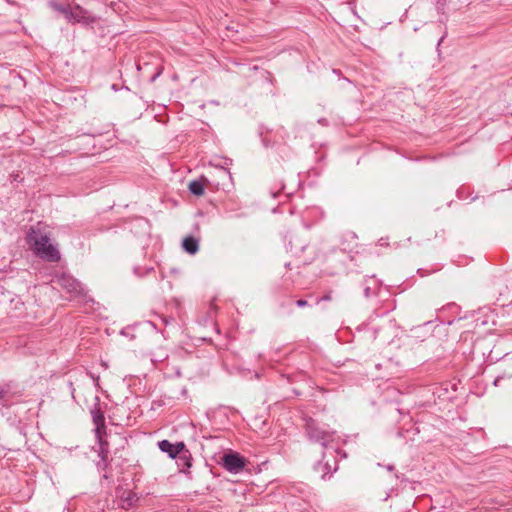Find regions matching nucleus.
Wrapping results in <instances>:
<instances>
[{"instance_id":"2eb2a0df","label":"nucleus","mask_w":512,"mask_h":512,"mask_svg":"<svg viewBox=\"0 0 512 512\" xmlns=\"http://www.w3.org/2000/svg\"><path fill=\"white\" fill-rule=\"evenodd\" d=\"M10 384L0 383V402L8 400V394L10 392Z\"/></svg>"},{"instance_id":"f8f14e48","label":"nucleus","mask_w":512,"mask_h":512,"mask_svg":"<svg viewBox=\"0 0 512 512\" xmlns=\"http://www.w3.org/2000/svg\"><path fill=\"white\" fill-rule=\"evenodd\" d=\"M207 182L208 180L205 177H201L200 179L191 181L188 185V189L191 194L202 196L204 194V186Z\"/></svg>"},{"instance_id":"5701e85b","label":"nucleus","mask_w":512,"mask_h":512,"mask_svg":"<svg viewBox=\"0 0 512 512\" xmlns=\"http://www.w3.org/2000/svg\"><path fill=\"white\" fill-rule=\"evenodd\" d=\"M444 37H441L439 42H438V45L443 41Z\"/></svg>"},{"instance_id":"412c9836","label":"nucleus","mask_w":512,"mask_h":512,"mask_svg":"<svg viewBox=\"0 0 512 512\" xmlns=\"http://www.w3.org/2000/svg\"><path fill=\"white\" fill-rule=\"evenodd\" d=\"M387 469H388L389 471H392V470L394 469V466L389 465V466L387 467Z\"/></svg>"},{"instance_id":"f3484780","label":"nucleus","mask_w":512,"mask_h":512,"mask_svg":"<svg viewBox=\"0 0 512 512\" xmlns=\"http://www.w3.org/2000/svg\"><path fill=\"white\" fill-rule=\"evenodd\" d=\"M109 465L108 458H100L96 463L98 470H106Z\"/></svg>"},{"instance_id":"6e6552de","label":"nucleus","mask_w":512,"mask_h":512,"mask_svg":"<svg viewBox=\"0 0 512 512\" xmlns=\"http://www.w3.org/2000/svg\"><path fill=\"white\" fill-rule=\"evenodd\" d=\"M91 416L95 425V435L99 436L100 433H106L104 413L98 404L91 410Z\"/></svg>"},{"instance_id":"f03ea898","label":"nucleus","mask_w":512,"mask_h":512,"mask_svg":"<svg viewBox=\"0 0 512 512\" xmlns=\"http://www.w3.org/2000/svg\"><path fill=\"white\" fill-rule=\"evenodd\" d=\"M305 433L310 441L319 443L327 449H329V445L333 443L335 438L334 431L324 429L312 418L306 420Z\"/></svg>"},{"instance_id":"0eeeda50","label":"nucleus","mask_w":512,"mask_h":512,"mask_svg":"<svg viewBox=\"0 0 512 512\" xmlns=\"http://www.w3.org/2000/svg\"><path fill=\"white\" fill-rule=\"evenodd\" d=\"M184 442H176L171 443L169 440H161L158 442V448L168 454V456L172 459H175V457L181 453L182 450H184Z\"/></svg>"},{"instance_id":"a211bd4d","label":"nucleus","mask_w":512,"mask_h":512,"mask_svg":"<svg viewBox=\"0 0 512 512\" xmlns=\"http://www.w3.org/2000/svg\"><path fill=\"white\" fill-rule=\"evenodd\" d=\"M332 300V291L326 292L321 298L317 300V303H320L321 301H330Z\"/></svg>"},{"instance_id":"1a4fd4ad","label":"nucleus","mask_w":512,"mask_h":512,"mask_svg":"<svg viewBox=\"0 0 512 512\" xmlns=\"http://www.w3.org/2000/svg\"><path fill=\"white\" fill-rule=\"evenodd\" d=\"M175 460L180 472L185 474L189 472L192 466V455L186 448V445L184 446V450L175 457Z\"/></svg>"},{"instance_id":"4468645a","label":"nucleus","mask_w":512,"mask_h":512,"mask_svg":"<svg viewBox=\"0 0 512 512\" xmlns=\"http://www.w3.org/2000/svg\"><path fill=\"white\" fill-rule=\"evenodd\" d=\"M105 433H100L99 436H96L98 442V456L99 458H108L110 450L109 443L103 438Z\"/></svg>"},{"instance_id":"9d476101","label":"nucleus","mask_w":512,"mask_h":512,"mask_svg":"<svg viewBox=\"0 0 512 512\" xmlns=\"http://www.w3.org/2000/svg\"><path fill=\"white\" fill-rule=\"evenodd\" d=\"M380 282L374 277H367L363 282V290L365 298L376 296L380 290Z\"/></svg>"},{"instance_id":"4be33fe9","label":"nucleus","mask_w":512,"mask_h":512,"mask_svg":"<svg viewBox=\"0 0 512 512\" xmlns=\"http://www.w3.org/2000/svg\"><path fill=\"white\" fill-rule=\"evenodd\" d=\"M499 378H497L495 381H494V385H498V382H499Z\"/></svg>"},{"instance_id":"7ed1b4c3","label":"nucleus","mask_w":512,"mask_h":512,"mask_svg":"<svg viewBox=\"0 0 512 512\" xmlns=\"http://www.w3.org/2000/svg\"><path fill=\"white\" fill-rule=\"evenodd\" d=\"M341 451L336 448L327 449L322 455V459L314 465V471L320 474L321 479L325 480L338 469L337 454Z\"/></svg>"},{"instance_id":"423d86ee","label":"nucleus","mask_w":512,"mask_h":512,"mask_svg":"<svg viewBox=\"0 0 512 512\" xmlns=\"http://www.w3.org/2000/svg\"><path fill=\"white\" fill-rule=\"evenodd\" d=\"M98 18L92 15L89 11L83 9L79 5H75L71 7V11L69 12L68 21L72 23H82V24H92L95 23Z\"/></svg>"},{"instance_id":"39448f33","label":"nucleus","mask_w":512,"mask_h":512,"mask_svg":"<svg viewBox=\"0 0 512 512\" xmlns=\"http://www.w3.org/2000/svg\"><path fill=\"white\" fill-rule=\"evenodd\" d=\"M247 460L237 452H229L223 455L221 464L230 473L237 474L246 466Z\"/></svg>"},{"instance_id":"f257e3e1","label":"nucleus","mask_w":512,"mask_h":512,"mask_svg":"<svg viewBox=\"0 0 512 512\" xmlns=\"http://www.w3.org/2000/svg\"><path fill=\"white\" fill-rule=\"evenodd\" d=\"M26 242L30 250L45 261L58 262L61 259L57 246L51 243L49 234L39 226L30 227L26 235Z\"/></svg>"},{"instance_id":"9b49d317","label":"nucleus","mask_w":512,"mask_h":512,"mask_svg":"<svg viewBox=\"0 0 512 512\" xmlns=\"http://www.w3.org/2000/svg\"><path fill=\"white\" fill-rule=\"evenodd\" d=\"M139 497L138 495L133 491H125L120 497L121 507L123 509H130L135 506V504L138 502Z\"/></svg>"},{"instance_id":"6ab92c4d","label":"nucleus","mask_w":512,"mask_h":512,"mask_svg":"<svg viewBox=\"0 0 512 512\" xmlns=\"http://www.w3.org/2000/svg\"><path fill=\"white\" fill-rule=\"evenodd\" d=\"M296 305L300 308H303L308 305V302L306 300L299 299L296 301Z\"/></svg>"},{"instance_id":"ddd939ff","label":"nucleus","mask_w":512,"mask_h":512,"mask_svg":"<svg viewBox=\"0 0 512 512\" xmlns=\"http://www.w3.org/2000/svg\"><path fill=\"white\" fill-rule=\"evenodd\" d=\"M182 247L187 253L193 255L198 251L199 243L196 238L188 236L183 240Z\"/></svg>"},{"instance_id":"dca6fc26","label":"nucleus","mask_w":512,"mask_h":512,"mask_svg":"<svg viewBox=\"0 0 512 512\" xmlns=\"http://www.w3.org/2000/svg\"><path fill=\"white\" fill-rule=\"evenodd\" d=\"M52 7L56 11L62 13L65 16V18L68 20L69 12L71 11V7L70 6H65V5L54 3V4H52Z\"/></svg>"},{"instance_id":"20e7f679","label":"nucleus","mask_w":512,"mask_h":512,"mask_svg":"<svg viewBox=\"0 0 512 512\" xmlns=\"http://www.w3.org/2000/svg\"><path fill=\"white\" fill-rule=\"evenodd\" d=\"M54 283L68 293L71 299L84 296L82 284L69 274H61L55 278Z\"/></svg>"},{"instance_id":"aec40b11","label":"nucleus","mask_w":512,"mask_h":512,"mask_svg":"<svg viewBox=\"0 0 512 512\" xmlns=\"http://www.w3.org/2000/svg\"><path fill=\"white\" fill-rule=\"evenodd\" d=\"M443 5L444 4L440 0L437 1V9L438 10H441L443 8Z\"/></svg>"}]
</instances>
